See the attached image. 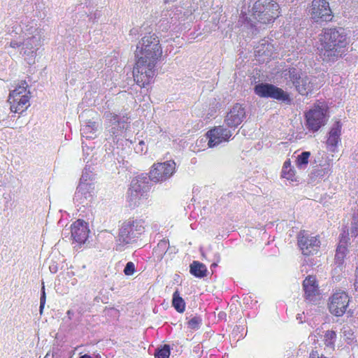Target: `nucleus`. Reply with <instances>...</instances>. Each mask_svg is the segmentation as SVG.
I'll use <instances>...</instances> for the list:
<instances>
[{
    "label": "nucleus",
    "mask_w": 358,
    "mask_h": 358,
    "mask_svg": "<svg viewBox=\"0 0 358 358\" xmlns=\"http://www.w3.org/2000/svg\"><path fill=\"white\" fill-rule=\"evenodd\" d=\"M136 62L133 71L134 80L140 87L151 83L156 76V64L162 57V48L155 34L144 36L136 50Z\"/></svg>",
    "instance_id": "nucleus-1"
},
{
    "label": "nucleus",
    "mask_w": 358,
    "mask_h": 358,
    "mask_svg": "<svg viewBox=\"0 0 358 358\" xmlns=\"http://www.w3.org/2000/svg\"><path fill=\"white\" fill-rule=\"evenodd\" d=\"M320 55L324 61H335L346 51L347 34L342 27L325 28L320 36Z\"/></svg>",
    "instance_id": "nucleus-2"
},
{
    "label": "nucleus",
    "mask_w": 358,
    "mask_h": 358,
    "mask_svg": "<svg viewBox=\"0 0 358 358\" xmlns=\"http://www.w3.org/2000/svg\"><path fill=\"white\" fill-rule=\"evenodd\" d=\"M279 5L273 0H257L254 3L252 18L245 13L241 12L238 24L245 29H250L252 33L257 30V22L269 24L273 22L279 15Z\"/></svg>",
    "instance_id": "nucleus-3"
},
{
    "label": "nucleus",
    "mask_w": 358,
    "mask_h": 358,
    "mask_svg": "<svg viewBox=\"0 0 358 358\" xmlns=\"http://www.w3.org/2000/svg\"><path fill=\"white\" fill-rule=\"evenodd\" d=\"M144 221L141 219L129 218L124 221L119 228L115 248L122 251L126 245L135 242L144 232Z\"/></svg>",
    "instance_id": "nucleus-4"
},
{
    "label": "nucleus",
    "mask_w": 358,
    "mask_h": 358,
    "mask_svg": "<svg viewBox=\"0 0 358 358\" xmlns=\"http://www.w3.org/2000/svg\"><path fill=\"white\" fill-rule=\"evenodd\" d=\"M152 179L147 174H141L131 182L128 192L127 201L131 208L140 205L141 200L147 196L151 187Z\"/></svg>",
    "instance_id": "nucleus-5"
},
{
    "label": "nucleus",
    "mask_w": 358,
    "mask_h": 358,
    "mask_svg": "<svg viewBox=\"0 0 358 358\" xmlns=\"http://www.w3.org/2000/svg\"><path fill=\"white\" fill-rule=\"evenodd\" d=\"M104 118L106 119V139L109 142L117 143L129 123V117L108 111L104 113Z\"/></svg>",
    "instance_id": "nucleus-6"
},
{
    "label": "nucleus",
    "mask_w": 358,
    "mask_h": 358,
    "mask_svg": "<svg viewBox=\"0 0 358 358\" xmlns=\"http://www.w3.org/2000/svg\"><path fill=\"white\" fill-rule=\"evenodd\" d=\"M283 76L287 82L292 83L296 90L301 95H308L314 89L315 78L308 76L296 68L292 67L283 71Z\"/></svg>",
    "instance_id": "nucleus-7"
},
{
    "label": "nucleus",
    "mask_w": 358,
    "mask_h": 358,
    "mask_svg": "<svg viewBox=\"0 0 358 358\" xmlns=\"http://www.w3.org/2000/svg\"><path fill=\"white\" fill-rule=\"evenodd\" d=\"M308 14L311 20L318 24L331 22L334 17L327 0H313L308 8Z\"/></svg>",
    "instance_id": "nucleus-8"
},
{
    "label": "nucleus",
    "mask_w": 358,
    "mask_h": 358,
    "mask_svg": "<svg viewBox=\"0 0 358 358\" xmlns=\"http://www.w3.org/2000/svg\"><path fill=\"white\" fill-rule=\"evenodd\" d=\"M255 93L262 98H271L285 104H291L292 99L287 92L270 83H259L254 87Z\"/></svg>",
    "instance_id": "nucleus-9"
},
{
    "label": "nucleus",
    "mask_w": 358,
    "mask_h": 358,
    "mask_svg": "<svg viewBox=\"0 0 358 358\" xmlns=\"http://www.w3.org/2000/svg\"><path fill=\"white\" fill-rule=\"evenodd\" d=\"M27 86L25 81L22 82L21 85L10 92L8 101L12 112L21 113L29 106V92L27 90Z\"/></svg>",
    "instance_id": "nucleus-10"
},
{
    "label": "nucleus",
    "mask_w": 358,
    "mask_h": 358,
    "mask_svg": "<svg viewBox=\"0 0 358 358\" xmlns=\"http://www.w3.org/2000/svg\"><path fill=\"white\" fill-rule=\"evenodd\" d=\"M327 109L324 107L315 106L305 113L306 127L308 131H317L324 126L328 120Z\"/></svg>",
    "instance_id": "nucleus-11"
},
{
    "label": "nucleus",
    "mask_w": 358,
    "mask_h": 358,
    "mask_svg": "<svg viewBox=\"0 0 358 358\" xmlns=\"http://www.w3.org/2000/svg\"><path fill=\"white\" fill-rule=\"evenodd\" d=\"M176 171V163L169 160L155 164L150 171V176L154 182H164L169 179Z\"/></svg>",
    "instance_id": "nucleus-12"
},
{
    "label": "nucleus",
    "mask_w": 358,
    "mask_h": 358,
    "mask_svg": "<svg viewBox=\"0 0 358 358\" xmlns=\"http://www.w3.org/2000/svg\"><path fill=\"white\" fill-rule=\"evenodd\" d=\"M298 245L302 254L306 256L316 254L320 248V241L317 236L310 234L308 231H301L297 236Z\"/></svg>",
    "instance_id": "nucleus-13"
},
{
    "label": "nucleus",
    "mask_w": 358,
    "mask_h": 358,
    "mask_svg": "<svg viewBox=\"0 0 358 358\" xmlns=\"http://www.w3.org/2000/svg\"><path fill=\"white\" fill-rule=\"evenodd\" d=\"M348 304V295L345 292H336L329 298L328 306L331 314L340 317L345 313Z\"/></svg>",
    "instance_id": "nucleus-14"
},
{
    "label": "nucleus",
    "mask_w": 358,
    "mask_h": 358,
    "mask_svg": "<svg viewBox=\"0 0 358 358\" xmlns=\"http://www.w3.org/2000/svg\"><path fill=\"white\" fill-rule=\"evenodd\" d=\"M94 185H78L73 197L74 203L78 206H90L94 195Z\"/></svg>",
    "instance_id": "nucleus-15"
},
{
    "label": "nucleus",
    "mask_w": 358,
    "mask_h": 358,
    "mask_svg": "<svg viewBox=\"0 0 358 358\" xmlns=\"http://www.w3.org/2000/svg\"><path fill=\"white\" fill-rule=\"evenodd\" d=\"M231 135V131L229 129L223 126L215 127L206 134L208 138V145L210 148H214L222 142L228 141Z\"/></svg>",
    "instance_id": "nucleus-16"
},
{
    "label": "nucleus",
    "mask_w": 358,
    "mask_h": 358,
    "mask_svg": "<svg viewBox=\"0 0 358 358\" xmlns=\"http://www.w3.org/2000/svg\"><path fill=\"white\" fill-rule=\"evenodd\" d=\"M246 118L245 108L239 103L235 104L226 115L224 122L230 128H236Z\"/></svg>",
    "instance_id": "nucleus-17"
},
{
    "label": "nucleus",
    "mask_w": 358,
    "mask_h": 358,
    "mask_svg": "<svg viewBox=\"0 0 358 358\" xmlns=\"http://www.w3.org/2000/svg\"><path fill=\"white\" fill-rule=\"evenodd\" d=\"M348 233L346 234L345 231H344L340 236L339 243L336 250L334 264L336 267L334 269L335 271L340 272L343 269L348 252Z\"/></svg>",
    "instance_id": "nucleus-18"
},
{
    "label": "nucleus",
    "mask_w": 358,
    "mask_h": 358,
    "mask_svg": "<svg viewBox=\"0 0 358 358\" xmlns=\"http://www.w3.org/2000/svg\"><path fill=\"white\" fill-rule=\"evenodd\" d=\"M304 296L310 302H315L320 296V290L315 277L308 275L303 282Z\"/></svg>",
    "instance_id": "nucleus-19"
},
{
    "label": "nucleus",
    "mask_w": 358,
    "mask_h": 358,
    "mask_svg": "<svg viewBox=\"0 0 358 358\" xmlns=\"http://www.w3.org/2000/svg\"><path fill=\"white\" fill-rule=\"evenodd\" d=\"M71 229V236L76 242L79 243L85 242L90 231L87 222L78 220L72 224Z\"/></svg>",
    "instance_id": "nucleus-20"
},
{
    "label": "nucleus",
    "mask_w": 358,
    "mask_h": 358,
    "mask_svg": "<svg viewBox=\"0 0 358 358\" xmlns=\"http://www.w3.org/2000/svg\"><path fill=\"white\" fill-rule=\"evenodd\" d=\"M22 45L21 53L27 57L25 59L29 64L34 63L36 57V48L39 45V38L32 36L22 42Z\"/></svg>",
    "instance_id": "nucleus-21"
},
{
    "label": "nucleus",
    "mask_w": 358,
    "mask_h": 358,
    "mask_svg": "<svg viewBox=\"0 0 358 358\" xmlns=\"http://www.w3.org/2000/svg\"><path fill=\"white\" fill-rule=\"evenodd\" d=\"M342 124L341 121H336L332 125L329 132L327 140V145L329 150L334 152L339 142H341Z\"/></svg>",
    "instance_id": "nucleus-22"
},
{
    "label": "nucleus",
    "mask_w": 358,
    "mask_h": 358,
    "mask_svg": "<svg viewBox=\"0 0 358 358\" xmlns=\"http://www.w3.org/2000/svg\"><path fill=\"white\" fill-rule=\"evenodd\" d=\"M189 273L196 278L207 276L208 269L205 264L199 261H193L189 265Z\"/></svg>",
    "instance_id": "nucleus-23"
},
{
    "label": "nucleus",
    "mask_w": 358,
    "mask_h": 358,
    "mask_svg": "<svg viewBox=\"0 0 358 358\" xmlns=\"http://www.w3.org/2000/svg\"><path fill=\"white\" fill-rule=\"evenodd\" d=\"M169 248V242L167 239L161 240L157 245L153 249L152 255L155 259L157 262H160L164 255L166 253Z\"/></svg>",
    "instance_id": "nucleus-24"
},
{
    "label": "nucleus",
    "mask_w": 358,
    "mask_h": 358,
    "mask_svg": "<svg viewBox=\"0 0 358 358\" xmlns=\"http://www.w3.org/2000/svg\"><path fill=\"white\" fill-rule=\"evenodd\" d=\"M192 14L191 10L184 9L182 7H176L175 12L171 17V21H170V25H175L178 22H181L187 20Z\"/></svg>",
    "instance_id": "nucleus-25"
},
{
    "label": "nucleus",
    "mask_w": 358,
    "mask_h": 358,
    "mask_svg": "<svg viewBox=\"0 0 358 358\" xmlns=\"http://www.w3.org/2000/svg\"><path fill=\"white\" fill-rule=\"evenodd\" d=\"M98 124L96 122L88 121L80 129L81 135L87 139L94 138Z\"/></svg>",
    "instance_id": "nucleus-26"
},
{
    "label": "nucleus",
    "mask_w": 358,
    "mask_h": 358,
    "mask_svg": "<svg viewBox=\"0 0 358 358\" xmlns=\"http://www.w3.org/2000/svg\"><path fill=\"white\" fill-rule=\"evenodd\" d=\"M255 52L257 53V56H265L268 59L273 55V45L268 43L266 41L263 40L262 42L256 48Z\"/></svg>",
    "instance_id": "nucleus-27"
},
{
    "label": "nucleus",
    "mask_w": 358,
    "mask_h": 358,
    "mask_svg": "<svg viewBox=\"0 0 358 358\" xmlns=\"http://www.w3.org/2000/svg\"><path fill=\"white\" fill-rule=\"evenodd\" d=\"M92 169L90 165L85 166L83 171L79 185H94L93 180H94V175L92 173Z\"/></svg>",
    "instance_id": "nucleus-28"
},
{
    "label": "nucleus",
    "mask_w": 358,
    "mask_h": 358,
    "mask_svg": "<svg viewBox=\"0 0 358 358\" xmlns=\"http://www.w3.org/2000/svg\"><path fill=\"white\" fill-rule=\"evenodd\" d=\"M336 338L337 336L336 331L333 330L327 331L324 335V342L325 346L331 350H334Z\"/></svg>",
    "instance_id": "nucleus-29"
},
{
    "label": "nucleus",
    "mask_w": 358,
    "mask_h": 358,
    "mask_svg": "<svg viewBox=\"0 0 358 358\" xmlns=\"http://www.w3.org/2000/svg\"><path fill=\"white\" fill-rule=\"evenodd\" d=\"M172 304L178 313H183L185 311V303L178 291H176L173 294Z\"/></svg>",
    "instance_id": "nucleus-30"
},
{
    "label": "nucleus",
    "mask_w": 358,
    "mask_h": 358,
    "mask_svg": "<svg viewBox=\"0 0 358 358\" xmlns=\"http://www.w3.org/2000/svg\"><path fill=\"white\" fill-rule=\"evenodd\" d=\"M281 176L282 178H286L287 180H290L292 181L295 180L294 171L291 166V162L289 160H287L284 163L282 170L281 172Z\"/></svg>",
    "instance_id": "nucleus-31"
},
{
    "label": "nucleus",
    "mask_w": 358,
    "mask_h": 358,
    "mask_svg": "<svg viewBox=\"0 0 358 358\" xmlns=\"http://www.w3.org/2000/svg\"><path fill=\"white\" fill-rule=\"evenodd\" d=\"M310 156V152L304 151L296 157V165L299 169H304L308 164V159Z\"/></svg>",
    "instance_id": "nucleus-32"
},
{
    "label": "nucleus",
    "mask_w": 358,
    "mask_h": 358,
    "mask_svg": "<svg viewBox=\"0 0 358 358\" xmlns=\"http://www.w3.org/2000/svg\"><path fill=\"white\" fill-rule=\"evenodd\" d=\"M171 354V349L169 345H164L156 349L154 354L155 358H169Z\"/></svg>",
    "instance_id": "nucleus-33"
},
{
    "label": "nucleus",
    "mask_w": 358,
    "mask_h": 358,
    "mask_svg": "<svg viewBox=\"0 0 358 358\" xmlns=\"http://www.w3.org/2000/svg\"><path fill=\"white\" fill-rule=\"evenodd\" d=\"M343 334L348 344L352 345L357 343L354 332L350 327H343Z\"/></svg>",
    "instance_id": "nucleus-34"
},
{
    "label": "nucleus",
    "mask_w": 358,
    "mask_h": 358,
    "mask_svg": "<svg viewBox=\"0 0 358 358\" xmlns=\"http://www.w3.org/2000/svg\"><path fill=\"white\" fill-rule=\"evenodd\" d=\"M202 324V318L196 315L187 322V327L192 330H198Z\"/></svg>",
    "instance_id": "nucleus-35"
},
{
    "label": "nucleus",
    "mask_w": 358,
    "mask_h": 358,
    "mask_svg": "<svg viewBox=\"0 0 358 358\" xmlns=\"http://www.w3.org/2000/svg\"><path fill=\"white\" fill-rule=\"evenodd\" d=\"M27 24H23V27L21 28V31L25 34H34L38 29L36 27V23L34 21L27 22Z\"/></svg>",
    "instance_id": "nucleus-36"
},
{
    "label": "nucleus",
    "mask_w": 358,
    "mask_h": 358,
    "mask_svg": "<svg viewBox=\"0 0 358 358\" xmlns=\"http://www.w3.org/2000/svg\"><path fill=\"white\" fill-rule=\"evenodd\" d=\"M201 255L202 257L208 260V261H210V262H220V259H221V257H220V255L219 252H215L213 255V257H210L209 255V252L208 251H206V252H203L201 249Z\"/></svg>",
    "instance_id": "nucleus-37"
},
{
    "label": "nucleus",
    "mask_w": 358,
    "mask_h": 358,
    "mask_svg": "<svg viewBox=\"0 0 358 358\" xmlns=\"http://www.w3.org/2000/svg\"><path fill=\"white\" fill-rule=\"evenodd\" d=\"M175 12V8L173 10H164L162 12V20L163 22H166V24H170V21H171V17H173Z\"/></svg>",
    "instance_id": "nucleus-38"
},
{
    "label": "nucleus",
    "mask_w": 358,
    "mask_h": 358,
    "mask_svg": "<svg viewBox=\"0 0 358 358\" xmlns=\"http://www.w3.org/2000/svg\"><path fill=\"white\" fill-rule=\"evenodd\" d=\"M351 224L350 235L352 237H357L358 236V214L353 217Z\"/></svg>",
    "instance_id": "nucleus-39"
},
{
    "label": "nucleus",
    "mask_w": 358,
    "mask_h": 358,
    "mask_svg": "<svg viewBox=\"0 0 358 358\" xmlns=\"http://www.w3.org/2000/svg\"><path fill=\"white\" fill-rule=\"evenodd\" d=\"M45 285L44 282H42V287H41V298H40V307H39V311L40 313L42 314L43 310L44 308L45 304Z\"/></svg>",
    "instance_id": "nucleus-40"
},
{
    "label": "nucleus",
    "mask_w": 358,
    "mask_h": 358,
    "mask_svg": "<svg viewBox=\"0 0 358 358\" xmlns=\"http://www.w3.org/2000/svg\"><path fill=\"white\" fill-rule=\"evenodd\" d=\"M313 173L316 177L323 178L329 173V169L327 167H318Z\"/></svg>",
    "instance_id": "nucleus-41"
},
{
    "label": "nucleus",
    "mask_w": 358,
    "mask_h": 358,
    "mask_svg": "<svg viewBox=\"0 0 358 358\" xmlns=\"http://www.w3.org/2000/svg\"><path fill=\"white\" fill-rule=\"evenodd\" d=\"M136 271L135 264L132 262H129L127 263L124 268V273L126 275H131L134 273Z\"/></svg>",
    "instance_id": "nucleus-42"
},
{
    "label": "nucleus",
    "mask_w": 358,
    "mask_h": 358,
    "mask_svg": "<svg viewBox=\"0 0 358 358\" xmlns=\"http://www.w3.org/2000/svg\"><path fill=\"white\" fill-rule=\"evenodd\" d=\"M134 149L137 153H145L148 150V148L145 146V142L143 141H140Z\"/></svg>",
    "instance_id": "nucleus-43"
},
{
    "label": "nucleus",
    "mask_w": 358,
    "mask_h": 358,
    "mask_svg": "<svg viewBox=\"0 0 358 358\" xmlns=\"http://www.w3.org/2000/svg\"><path fill=\"white\" fill-rule=\"evenodd\" d=\"M89 20L92 22H95L96 20H98L101 16V12L98 10L94 11L93 13H90L87 15Z\"/></svg>",
    "instance_id": "nucleus-44"
},
{
    "label": "nucleus",
    "mask_w": 358,
    "mask_h": 358,
    "mask_svg": "<svg viewBox=\"0 0 358 358\" xmlns=\"http://www.w3.org/2000/svg\"><path fill=\"white\" fill-rule=\"evenodd\" d=\"M49 270L52 273H56L58 271V264L57 262L52 261L49 265Z\"/></svg>",
    "instance_id": "nucleus-45"
},
{
    "label": "nucleus",
    "mask_w": 358,
    "mask_h": 358,
    "mask_svg": "<svg viewBox=\"0 0 358 358\" xmlns=\"http://www.w3.org/2000/svg\"><path fill=\"white\" fill-rule=\"evenodd\" d=\"M22 45V41H11L10 42V47L13 48H17L19 47H20L21 45Z\"/></svg>",
    "instance_id": "nucleus-46"
},
{
    "label": "nucleus",
    "mask_w": 358,
    "mask_h": 358,
    "mask_svg": "<svg viewBox=\"0 0 358 358\" xmlns=\"http://www.w3.org/2000/svg\"><path fill=\"white\" fill-rule=\"evenodd\" d=\"M243 303L245 304H252L253 299L252 297L250 295H245L243 299Z\"/></svg>",
    "instance_id": "nucleus-47"
},
{
    "label": "nucleus",
    "mask_w": 358,
    "mask_h": 358,
    "mask_svg": "<svg viewBox=\"0 0 358 358\" xmlns=\"http://www.w3.org/2000/svg\"><path fill=\"white\" fill-rule=\"evenodd\" d=\"M83 155H84V156L90 155L89 151L90 150V148L88 146H87V145H84V143L83 142ZM86 158H87V157H85V159Z\"/></svg>",
    "instance_id": "nucleus-48"
},
{
    "label": "nucleus",
    "mask_w": 358,
    "mask_h": 358,
    "mask_svg": "<svg viewBox=\"0 0 358 358\" xmlns=\"http://www.w3.org/2000/svg\"><path fill=\"white\" fill-rule=\"evenodd\" d=\"M67 317L69 320L72 319V316L73 315V312L71 310H69L66 313Z\"/></svg>",
    "instance_id": "nucleus-49"
},
{
    "label": "nucleus",
    "mask_w": 358,
    "mask_h": 358,
    "mask_svg": "<svg viewBox=\"0 0 358 358\" xmlns=\"http://www.w3.org/2000/svg\"><path fill=\"white\" fill-rule=\"evenodd\" d=\"M218 262H213L212 264L210 265V268L213 269V268H215L217 266Z\"/></svg>",
    "instance_id": "nucleus-50"
},
{
    "label": "nucleus",
    "mask_w": 358,
    "mask_h": 358,
    "mask_svg": "<svg viewBox=\"0 0 358 358\" xmlns=\"http://www.w3.org/2000/svg\"><path fill=\"white\" fill-rule=\"evenodd\" d=\"M93 113V111H92V110H87V111H86V112L83 113H82V115L79 116V117H80H80H83V116H84V113L87 114V113Z\"/></svg>",
    "instance_id": "nucleus-51"
},
{
    "label": "nucleus",
    "mask_w": 358,
    "mask_h": 358,
    "mask_svg": "<svg viewBox=\"0 0 358 358\" xmlns=\"http://www.w3.org/2000/svg\"><path fill=\"white\" fill-rule=\"evenodd\" d=\"M79 358H93V357H91L90 355H89L85 354V355H84L80 356Z\"/></svg>",
    "instance_id": "nucleus-52"
},
{
    "label": "nucleus",
    "mask_w": 358,
    "mask_h": 358,
    "mask_svg": "<svg viewBox=\"0 0 358 358\" xmlns=\"http://www.w3.org/2000/svg\"><path fill=\"white\" fill-rule=\"evenodd\" d=\"M176 0H164V3H173L175 2Z\"/></svg>",
    "instance_id": "nucleus-53"
},
{
    "label": "nucleus",
    "mask_w": 358,
    "mask_h": 358,
    "mask_svg": "<svg viewBox=\"0 0 358 358\" xmlns=\"http://www.w3.org/2000/svg\"><path fill=\"white\" fill-rule=\"evenodd\" d=\"M137 32L136 29H133L130 31L131 34H136Z\"/></svg>",
    "instance_id": "nucleus-54"
},
{
    "label": "nucleus",
    "mask_w": 358,
    "mask_h": 358,
    "mask_svg": "<svg viewBox=\"0 0 358 358\" xmlns=\"http://www.w3.org/2000/svg\"><path fill=\"white\" fill-rule=\"evenodd\" d=\"M93 358H101V356H100L99 355H95V357H93Z\"/></svg>",
    "instance_id": "nucleus-55"
},
{
    "label": "nucleus",
    "mask_w": 358,
    "mask_h": 358,
    "mask_svg": "<svg viewBox=\"0 0 358 358\" xmlns=\"http://www.w3.org/2000/svg\"><path fill=\"white\" fill-rule=\"evenodd\" d=\"M12 31H15L16 34H17V31L16 30V29H13Z\"/></svg>",
    "instance_id": "nucleus-56"
},
{
    "label": "nucleus",
    "mask_w": 358,
    "mask_h": 358,
    "mask_svg": "<svg viewBox=\"0 0 358 358\" xmlns=\"http://www.w3.org/2000/svg\"><path fill=\"white\" fill-rule=\"evenodd\" d=\"M297 319H298V320H301V317L299 316V315H298V316H297Z\"/></svg>",
    "instance_id": "nucleus-57"
}]
</instances>
